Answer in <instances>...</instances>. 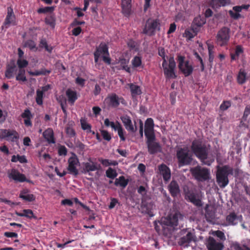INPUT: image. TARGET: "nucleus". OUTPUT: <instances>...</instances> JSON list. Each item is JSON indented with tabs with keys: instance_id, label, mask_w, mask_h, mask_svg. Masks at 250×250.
Wrapping results in <instances>:
<instances>
[{
	"instance_id": "1",
	"label": "nucleus",
	"mask_w": 250,
	"mask_h": 250,
	"mask_svg": "<svg viewBox=\"0 0 250 250\" xmlns=\"http://www.w3.org/2000/svg\"><path fill=\"white\" fill-rule=\"evenodd\" d=\"M191 152L204 164L210 166L213 159H208V148L200 139L193 140L190 146Z\"/></svg>"
},
{
	"instance_id": "2",
	"label": "nucleus",
	"mask_w": 250,
	"mask_h": 250,
	"mask_svg": "<svg viewBox=\"0 0 250 250\" xmlns=\"http://www.w3.org/2000/svg\"><path fill=\"white\" fill-rule=\"evenodd\" d=\"M233 169L228 165H225L217 168L216 182L221 188H224L229 183L228 176L232 174Z\"/></svg>"
},
{
	"instance_id": "3",
	"label": "nucleus",
	"mask_w": 250,
	"mask_h": 250,
	"mask_svg": "<svg viewBox=\"0 0 250 250\" xmlns=\"http://www.w3.org/2000/svg\"><path fill=\"white\" fill-rule=\"evenodd\" d=\"M176 156L179 167L190 165L193 161L192 154L187 147H179L176 150Z\"/></svg>"
},
{
	"instance_id": "4",
	"label": "nucleus",
	"mask_w": 250,
	"mask_h": 250,
	"mask_svg": "<svg viewBox=\"0 0 250 250\" xmlns=\"http://www.w3.org/2000/svg\"><path fill=\"white\" fill-rule=\"evenodd\" d=\"M192 175L199 182H205L210 179V171L207 168L200 166L191 168L190 170Z\"/></svg>"
},
{
	"instance_id": "5",
	"label": "nucleus",
	"mask_w": 250,
	"mask_h": 250,
	"mask_svg": "<svg viewBox=\"0 0 250 250\" xmlns=\"http://www.w3.org/2000/svg\"><path fill=\"white\" fill-rule=\"evenodd\" d=\"M177 62L180 71L185 77H188L192 74L193 71V67L192 64L189 63V61L185 60V56L178 55L177 56Z\"/></svg>"
},
{
	"instance_id": "6",
	"label": "nucleus",
	"mask_w": 250,
	"mask_h": 250,
	"mask_svg": "<svg viewBox=\"0 0 250 250\" xmlns=\"http://www.w3.org/2000/svg\"><path fill=\"white\" fill-rule=\"evenodd\" d=\"M160 30V21L159 19H148L146 23L143 30V33L149 36H152L155 34V31Z\"/></svg>"
},
{
	"instance_id": "7",
	"label": "nucleus",
	"mask_w": 250,
	"mask_h": 250,
	"mask_svg": "<svg viewBox=\"0 0 250 250\" xmlns=\"http://www.w3.org/2000/svg\"><path fill=\"white\" fill-rule=\"evenodd\" d=\"M146 138L147 150L150 154L153 155L162 152V147L161 144L155 141V135L146 137Z\"/></svg>"
},
{
	"instance_id": "8",
	"label": "nucleus",
	"mask_w": 250,
	"mask_h": 250,
	"mask_svg": "<svg viewBox=\"0 0 250 250\" xmlns=\"http://www.w3.org/2000/svg\"><path fill=\"white\" fill-rule=\"evenodd\" d=\"M185 199L197 207L203 206L202 199L199 193L194 189H188L185 192Z\"/></svg>"
},
{
	"instance_id": "9",
	"label": "nucleus",
	"mask_w": 250,
	"mask_h": 250,
	"mask_svg": "<svg viewBox=\"0 0 250 250\" xmlns=\"http://www.w3.org/2000/svg\"><path fill=\"white\" fill-rule=\"evenodd\" d=\"M230 30L227 27H223L217 32L216 36V42L220 46L228 44L229 40Z\"/></svg>"
},
{
	"instance_id": "10",
	"label": "nucleus",
	"mask_w": 250,
	"mask_h": 250,
	"mask_svg": "<svg viewBox=\"0 0 250 250\" xmlns=\"http://www.w3.org/2000/svg\"><path fill=\"white\" fill-rule=\"evenodd\" d=\"M176 62L173 57H170L168 61V64L167 62L162 66L164 70V74L167 79H175L177 76L175 72L176 67Z\"/></svg>"
},
{
	"instance_id": "11",
	"label": "nucleus",
	"mask_w": 250,
	"mask_h": 250,
	"mask_svg": "<svg viewBox=\"0 0 250 250\" xmlns=\"http://www.w3.org/2000/svg\"><path fill=\"white\" fill-rule=\"evenodd\" d=\"M120 103L124 104L125 101L123 97H119L115 93L108 95L104 100V104L108 107L116 108Z\"/></svg>"
},
{
	"instance_id": "12",
	"label": "nucleus",
	"mask_w": 250,
	"mask_h": 250,
	"mask_svg": "<svg viewBox=\"0 0 250 250\" xmlns=\"http://www.w3.org/2000/svg\"><path fill=\"white\" fill-rule=\"evenodd\" d=\"M68 166L67 170L69 173L72 174L75 176L79 174V170L77 168V166L79 164V161L77 156L73 154V156L70 157L68 160Z\"/></svg>"
},
{
	"instance_id": "13",
	"label": "nucleus",
	"mask_w": 250,
	"mask_h": 250,
	"mask_svg": "<svg viewBox=\"0 0 250 250\" xmlns=\"http://www.w3.org/2000/svg\"><path fill=\"white\" fill-rule=\"evenodd\" d=\"M88 161V162H84L83 164L84 173H88L89 175H91L90 174V172L99 170L101 168L100 165L96 162H93L91 158H89Z\"/></svg>"
},
{
	"instance_id": "14",
	"label": "nucleus",
	"mask_w": 250,
	"mask_h": 250,
	"mask_svg": "<svg viewBox=\"0 0 250 250\" xmlns=\"http://www.w3.org/2000/svg\"><path fill=\"white\" fill-rule=\"evenodd\" d=\"M16 24V18L13 9L11 7H8L7 14L4 21L1 26V28L2 30L4 28L7 29L10 25H15Z\"/></svg>"
},
{
	"instance_id": "15",
	"label": "nucleus",
	"mask_w": 250,
	"mask_h": 250,
	"mask_svg": "<svg viewBox=\"0 0 250 250\" xmlns=\"http://www.w3.org/2000/svg\"><path fill=\"white\" fill-rule=\"evenodd\" d=\"M180 216L181 214L179 213L170 214L167 217L165 218L164 220H162L159 223L166 226L176 227L178 224V219Z\"/></svg>"
},
{
	"instance_id": "16",
	"label": "nucleus",
	"mask_w": 250,
	"mask_h": 250,
	"mask_svg": "<svg viewBox=\"0 0 250 250\" xmlns=\"http://www.w3.org/2000/svg\"><path fill=\"white\" fill-rule=\"evenodd\" d=\"M122 122H123L125 129L129 132L131 133H135L137 130V127L136 125V123L134 121V125L132 124L131 118L127 115H124L120 117Z\"/></svg>"
},
{
	"instance_id": "17",
	"label": "nucleus",
	"mask_w": 250,
	"mask_h": 250,
	"mask_svg": "<svg viewBox=\"0 0 250 250\" xmlns=\"http://www.w3.org/2000/svg\"><path fill=\"white\" fill-rule=\"evenodd\" d=\"M206 22V19L204 16L199 15L195 17L191 24V29L193 32L195 34H197L200 30V28L202 27Z\"/></svg>"
},
{
	"instance_id": "18",
	"label": "nucleus",
	"mask_w": 250,
	"mask_h": 250,
	"mask_svg": "<svg viewBox=\"0 0 250 250\" xmlns=\"http://www.w3.org/2000/svg\"><path fill=\"white\" fill-rule=\"evenodd\" d=\"M159 173L162 175L165 183L169 181L171 178V171L170 168L165 164H162L158 166Z\"/></svg>"
},
{
	"instance_id": "19",
	"label": "nucleus",
	"mask_w": 250,
	"mask_h": 250,
	"mask_svg": "<svg viewBox=\"0 0 250 250\" xmlns=\"http://www.w3.org/2000/svg\"><path fill=\"white\" fill-rule=\"evenodd\" d=\"M154 122L152 118H147L145 123V135L146 137L155 135L154 132Z\"/></svg>"
},
{
	"instance_id": "20",
	"label": "nucleus",
	"mask_w": 250,
	"mask_h": 250,
	"mask_svg": "<svg viewBox=\"0 0 250 250\" xmlns=\"http://www.w3.org/2000/svg\"><path fill=\"white\" fill-rule=\"evenodd\" d=\"M9 177L12 178L14 181L19 182H29V181L26 179L25 176L23 174L21 173L16 169H12L11 170L10 173L9 174Z\"/></svg>"
},
{
	"instance_id": "21",
	"label": "nucleus",
	"mask_w": 250,
	"mask_h": 250,
	"mask_svg": "<svg viewBox=\"0 0 250 250\" xmlns=\"http://www.w3.org/2000/svg\"><path fill=\"white\" fill-rule=\"evenodd\" d=\"M195 237L194 234L190 232H188L186 236H184L180 239L178 243L179 245L183 246L184 248L188 247L189 246V243L192 241L194 242L195 241Z\"/></svg>"
},
{
	"instance_id": "22",
	"label": "nucleus",
	"mask_w": 250,
	"mask_h": 250,
	"mask_svg": "<svg viewBox=\"0 0 250 250\" xmlns=\"http://www.w3.org/2000/svg\"><path fill=\"white\" fill-rule=\"evenodd\" d=\"M207 247L208 250H222L224 245L221 243L217 242L213 237H209Z\"/></svg>"
},
{
	"instance_id": "23",
	"label": "nucleus",
	"mask_w": 250,
	"mask_h": 250,
	"mask_svg": "<svg viewBox=\"0 0 250 250\" xmlns=\"http://www.w3.org/2000/svg\"><path fill=\"white\" fill-rule=\"evenodd\" d=\"M131 0H121L122 12L126 17H129L131 14Z\"/></svg>"
},
{
	"instance_id": "24",
	"label": "nucleus",
	"mask_w": 250,
	"mask_h": 250,
	"mask_svg": "<svg viewBox=\"0 0 250 250\" xmlns=\"http://www.w3.org/2000/svg\"><path fill=\"white\" fill-rule=\"evenodd\" d=\"M168 189L173 197H177L180 193V187L178 183L175 180H172L168 186Z\"/></svg>"
},
{
	"instance_id": "25",
	"label": "nucleus",
	"mask_w": 250,
	"mask_h": 250,
	"mask_svg": "<svg viewBox=\"0 0 250 250\" xmlns=\"http://www.w3.org/2000/svg\"><path fill=\"white\" fill-rule=\"evenodd\" d=\"M17 70L16 65L14 62L7 64L5 72V77L8 79L13 78Z\"/></svg>"
},
{
	"instance_id": "26",
	"label": "nucleus",
	"mask_w": 250,
	"mask_h": 250,
	"mask_svg": "<svg viewBox=\"0 0 250 250\" xmlns=\"http://www.w3.org/2000/svg\"><path fill=\"white\" fill-rule=\"evenodd\" d=\"M65 94L67 98L68 103L71 105H73L78 98L77 92L70 88H68L66 90Z\"/></svg>"
},
{
	"instance_id": "27",
	"label": "nucleus",
	"mask_w": 250,
	"mask_h": 250,
	"mask_svg": "<svg viewBox=\"0 0 250 250\" xmlns=\"http://www.w3.org/2000/svg\"><path fill=\"white\" fill-rule=\"evenodd\" d=\"M43 136L47 143L49 144H55V139L53 130L51 128H48L43 132Z\"/></svg>"
},
{
	"instance_id": "28",
	"label": "nucleus",
	"mask_w": 250,
	"mask_h": 250,
	"mask_svg": "<svg viewBox=\"0 0 250 250\" xmlns=\"http://www.w3.org/2000/svg\"><path fill=\"white\" fill-rule=\"evenodd\" d=\"M153 206V204L152 203H148L146 201H142L141 207L143 212L152 216L153 215L152 212Z\"/></svg>"
},
{
	"instance_id": "29",
	"label": "nucleus",
	"mask_w": 250,
	"mask_h": 250,
	"mask_svg": "<svg viewBox=\"0 0 250 250\" xmlns=\"http://www.w3.org/2000/svg\"><path fill=\"white\" fill-rule=\"evenodd\" d=\"M227 226H234L238 223L239 217L235 212H231L226 217Z\"/></svg>"
},
{
	"instance_id": "30",
	"label": "nucleus",
	"mask_w": 250,
	"mask_h": 250,
	"mask_svg": "<svg viewBox=\"0 0 250 250\" xmlns=\"http://www.w3.org/2000/svg\"><path fill=\"white\" fill-rule=\"evenodd\" d=\"M19 197L24 201L32 202L35 200V196L33 194H30L29 190L23 189L21 191Z\"/></svg>"
},
{
	"instance_id": "31",
	"label": "nucleus",
	"mask_w": 250,
	"mask_h": 250,
	"mask_svg": "<svg viewBox=\"0 0 250 250\" xmlns=\"http://www.w3.org/2000/svg\"><path fill=\"white\" fill-rule=\"evenodd\" d=\"M21 117L24 118V123L26 126H31L32 125L31 119L32 115L30 111L28 109L24 110V112L21 114Z\"/></svg>"
},
{
	"instance_id": "32",
	"label": "nucleus",
	"mask_w": 250,
	"mask_h": 250,
	"mask_svg": "<svg viewBox=\"0 0 250 250\" xmlns=\"http://www.w3.org/2000/svg\"><path fill=\"white\" fill-rule=\"evenodd\" d=\"M99 54L100 56L102 54L109 55L108 48L107 45L104 42H101L99 46L96 47V51L94 52Z\"/></svg>"
},
{
	"instance_id": "33",
	"label": "nucleus",
	"mask_w": 250,
	"mask_h": 250,
	"mask_svg": "<svg viewBox=\"0 0 250 250\" xmlns=\"http://www.w3.org/2000/svg\"><path fill=\"white\" fill-rule=\"evenodd\" d=\"M51 72V70H48L44 68H42L40 70H36L35 71H29L28 72L29 74L32 76H38L40 75H47Z\"/></svg>"
},
{
	"instance_id": "34",
	"label": "nucleus",
	"mask_w": 250,
	"mask_h": 250,
	"mask_svg": "<svg viewBox=\"0 0 250 250\" xmlns=\"http://www.w3.org/2000/svg\"><path fill=\"white\" fill-rule=\"evenodd\" d=\"M128 183V180L126 179L124 176H121L118 178H116L114 182V185L116 186H120L123 188H125Z\"/></svg>"
},
{
	"instance_id": "35",
	"label": "nucleus",
	"mask_w": 250,
	"mask_h": 250,
	"mask_svg": "<svg viewBox=\"0 0 250 250\" xmlns=\"http://www.w3.org/2000/svg\"><path fill=\"white\" fill-rule=\"evenodd\" d=\"M247 73L244 70L240 69L237 76V81L239 84H243L246 82Z\"/></svg>"
},
{
	"instance_id": "36",
	"label": "nucleus",
	"mask_w": 250,
	"mask_h": 250,
	"mask_svg": "<svg viewBox=\"0 0 250 250\" xmlns=\"http://www.w3.org/2000/svg\"><path fill=\"white\" fill-rule=\"evenodd\" d=\"M130 89L133 97L139 95L142 93L141 88L138 85L131 83L130 84Z\"/></svg>"
},
{
	"instance_id": "37",
	"label": "nucleus",
	"mask_w": 250,
	"mask_h": 250,
	"mask_svg": "<svg viewBox=\"0 0 250 250\" xmlns=\"http://www.w3.org/2000/svg\"><path fill=\"white\" fill-rule=\"evenodd\" d=\"M99 161L104 167H108L110 166H115L118 165V162L116 161H112L109 159L99 158Z\"/></svg>"
},
{
	"instance_id": "38",
	"label": "nucleus",
	"mask_w": 250,
	"mask_h": 250,
	"mask_svg": "<svg viewBox=\"0 0 250 250\" xmlns=\"http://www.w3.org/2000/svg\"><path fill=\"white\" fill-rule=\"evenodd\" d=\"M208 61L209 62V65L211 67L214 58V46L211 45H208Z\"/></svg>"
},
{
	"instance_id": "39",
	"label": "nucleus",
	"mask_w": 250,
	"mask_h": 250,
	"mask_svg": "<svg viewBox=\"0 0 250 250\" xmlns=\"http://www.w3.org/2000/svg\"><path fill=\"white\" fill-rule=\"evenodd\" d=\"M131 63L133 68H137L141 66L142 68L144 67V66L142 65V59L140 57L135 56L132 59Z\"/></svg>"
},
{
	"instance_id": "40",
	"label": "nucleus",
	"mask_w": 250,
	"mask_h": 250,
	"mask_svg": "<svg viewBox=\"0 0 250 250\" xmlns=\"http://www.w3.org/2000/svg\"><path fill=\"white\" fill-rule=\"evenodd\" d=\"M25 71L24 69H19L18 74L16 77V80L18 81L25 82L27 79L25 75Z\"/></svg>"
},
{
	"instance_id": "41",
	"label": "nucleus",
	"mask_w": 250,
	"mask_h": 250,
	"mask_svg": "<svg viewBox=\"0 0 250 250\" xmlns=\"http://www.w3.org/2000/svg\"><path fill=\"white\" fill-rule=\"evenodd\" d=\"M24 46L29 48L31 50L36 51L38 47L36 46V43L32 40H28L24 43Z\"/></svg>"
},
{
	"instance_id": "42",
	"label": "nucleus",
	"mask_w": 250,
	"mask_h": 250,
	"mask_svg": "<svg viewBox=\"0 0 250 250\" xmlns=\"http://www.w3.org/2000/svg\"><path fill=\"white\" fill-rule=\"evenodd\" d=\"M45 22L51 27L54 28L56 24V19L54 15H50L45 19Z\"/></svg>"
},
{
	"instance_id": "43",
	"label": "nucleus",
	"mask_w": 250,
	"mask_h": 250,
	"mask_svg": "<svg viewBox=\"0 0 250 250\" xmlns=\"http://www.w3.org/2000/svg\"><path fill=\"white\" fill-rule=\"evenodd\" d=\"M43 92L40 89H37L36 91V101L38 104L42 105L43 103L42 98Z\"/></svg>"
},
{
	"instance_id": "44",
	"label": "nucleus",
	"mask_w": 250,
	"mask_h": 250,
	"mask_svg": "<svg viewBox=\"0 0 250 250\" xmlns=\"http://www.w3.org/2000/svg\"><path fill=\"white\" fill-rule=\"evenodd\" d=\"M11 130L6 129H0V139H6L7 137L13 135L11 133Z\"/></svg>"
},
{
	"instance_id": "45",
	"label": "nucleus",
	"mask_w": 250,
	"mask_h": 250,
	"mask_svg": "<svg viewBox=\"0 0 250 250\" xmlns=\"http://www.w3.org/2000/svg\"><path fill=\"white\" fill-rule=\"evenodd\" d=\"M11 133L13 134L11 136L7 137L6 140L8 141H11L12 142H17L18 141L19 136L18 133L15 130H11Z\"/></svg>"
},
{
	"instance_id": "46",
	"label": "nucleus",
	"mask_w": 250,
	"mask_h": 250,
	"mask_svg": "<svg viewBox=\"0 0 250 250\" xmlns=\"http://www.w3.org/2000/svg\"><path fill=\"white\" fill-rule=\"evenodd\" d=\"M55 9L54 6H47L43 8H40L38 9L37 12L39 14L42 13H52L54 11Z\"/></svg>"
},
{
	"instance_id": "47",
	"label": "nucleus",
	"mask_w": 250,
	"mask_h": 250,
	"mask_svg": "<svg viewBox=\"0 0 250 250\" xmlns=\"http://www.w3.org/2000/svg\"><path fill=\"white\" fill-rule=\"evenodd\" d=\"M158 55L162 58L163 62H162V66H164V65L167 62L166 60V56L165 49L163 47H159L158 48Z\"/></svg>"
},
{
	"instance_id": "48",
	"label": "nucleus",
	"mask_w": 250,
	"mask_h": 250,
	"mask_svg": "<svg viewBox=\"0 0 250 250\" xmlns=\"http://www.w3.org/2000/svg\"><path fill=\"white\" fill-rule=\"evenodd\" d=\"M106 176L109 178L113 179L117 176V173L115 170L109 167L106 171Z\"/></svg>"
},
{
	"instance_id": "49",
	"label": "nucleus",
	"mask_w": 250,
	"mask_h": 250,
	"mask_svg": "<svg viewBox=\"0 0 250 250\" xmlns=\"http://www.w3.org/2000/svg\"><path fill=\"white\" fill-rule=\"evenodd\" d=\"M17 65L19 69H23L27 67L28 64V62L24 59H18L17 62Z\"/></svg>"
},
{
	"instance_id": "50",
	"label": "nucleus",
	"mask_w": 250,
	"mask_h": 250,
	"mask_svg": "<svg viewBox=\"0 0 250 250\" xmlns=\"http://www.w3.org/2000/svg\"><path fill=\"white\" fill-rule=\"evenodd\" d=\"M197 34H195L193 32V31L191 28L190 29H187L185 30L184 36L188 40H191Z\"/></svg>"
},
{
	"instance_id": "51",
	"label": "nucleus",
	"mask_w": 250,
	"mask_h": 250,
	"mask_svg": "<svg viewBox=\"0 0 250 250\" xmlns=\"http://www.w3.org/2000/svg\"><path fill=\"white\" fill-rule=\"evenodd\" d=\"M193 55L194 56L195 58L197 59L200 62L201 71L202 72L204 71L205 70V64L202 58L196 51H193Z\"/></svg>"
},
{
	"instance_id": "52",
	"label": "nucleus",
	"mask_w": 250,
	"mask_h": 250,
	"mask_svg": "<svg viewBox=\"0 0 250 250\" xmlns=\"http://www.w3.org/2000/svg\"><path fill=\"white\" fill-rule=\"evenodd\" d=\"M65 132L66 134L70 138L74 137L76 136V132L75 130L70 126H67L66 127Z\"/></svg>"
},
{
	"instance_id": "53",
	"label": "nucleus",
	"mask_w": 250,
	"mask_h": 250,
	"mask_svg": "<svg viewBox=\"0 0 250 250\" xmlns=\"http://www.w3.org/2000/svg\"><path fill=\"white\" fill-rule=\"evenodd\" d=\"M239 13V12H235L234 10H229V15L231 18L235 20H238L242 17L241 15Z\"/></svg>"
},
{
	"instance_id": "54",
	"label": "nucleus",
	"mask_w": 250,
	"mask_h": 250,
	"mask_svg": "<svg viewBox=\"0 0 250 250\" xmlns=\"http://www.w3.org/2000/svg\"><path fill=\"white\" fill-rule=\"evenodd\" d=\"M250 7L249 4H245L241 6H235L233 7V10L235 12H240L243 9H248Z\"/></svg>"
},
{
	"instance_id": "55",
	"label": "nucleus",
	"mask_w": 250,
	"mask_h": 250,
	"mask_svg": "<svg viewBox=\"0 0 250 250\" xmlns=\"http://www.w3.org/2000/svg\"><path fill=\"white\" fill-rule=\"evenodd\" d=\"M101 133L104 139L107 141H109L111 140V137L110 134L107 131L102 130L101 131Z\"/></svg>"
},
{
	"instance_id": "56",
	"label": "nucleus",
	"mask_w": 250,
	"mask_h": 250,
	"mask_svg": "<svg viewBox=\"0 0 250 250\" xmlns=\"http://www.w3.org/2000/svg\"><path fill=\"white\" fill-rule=\"evenodd\" d=\"M67 150L64 146H61L58 149V154L60 156H65L67 154Z\"/></svg>"
},
{
	"instance_id": "57",
	"label": "nucleus",
	"mask_w": 250,
	"mask_h": 250,
	"mask_svg": "<svg viewBox=\"0 0 250 250\" xmlns=\"http://www.w3.org/2000/svg\"><path fill=\"white\" fill-rule=\"evenodd\" d=\"M250 114V105H247L245 108L243 116L242 117L243 120L247 121V118Z\"/></svg>"
},
{
	"instance_id": "58",
	"label": "nucleus",
	"mask_w": 250,
	"mask_h": 250,
	"mask_svg": "<svg viewBox=\"0 0 250 250\" xmlns=\"http://www.w3.org/2000/svg\"><path fill=\"white\" fill-rule=\"evenodd\" d=\"M81 126L82 128L84 130H87L88 133L91 132V126L90 124L86 123V122H82L81 123Z\"/></svg>"
},
{
	"instance_id": "59",
	"label": "nucleus",
	"mask_w": 250,
	"mask_h": 250,
	"mask_svg": "<svg viewBox=\"0 0 250 250\" xmlns=\"http://www.w3.org/2000/svg\"><path fill=\"white\" fill-rule=\"evenodd\" d=\"M23 212H24L25 217L28 218H35V217L34 216V214L32 210L29 209H24L23 210Z\"/></svg>"
},
{
	"instance_id": "60",
	"label": "nucleus",
	"mask_w": 250,
	"mask_h": 250,
	"mask_svg": "<svg viewBox=\"0 0 250 250\" xmlns=\"http://www.w3.org/2000/svg\"><path fill=\"white\" fill-rule=\"evenodd\" d=\"M231 105V104L229 101H224L220 105V108L222 110H226Z\"/></svg>"
},
{
	"instance_id": "61",
	"label": "nucleus",
	"mask_w": 250,
	"mask_h": 250,
	"mask_svg": "<svg viewBox=\"0 0 250 250\" xmlns=\"http://www.w3.org/2000/svg\"><path fill=\"white\" fill-rule=\"evenodd\" d=\"M3 235L7 238H16L18 237V233L14 232H5L3 234Z\"/></svg>"
},
{
	"instance_id": "62",
	"label": "nucleus",
	"mask_w": 250,
	"mask_h": 250,
	"mask_svg": "<svg viewBox=\"0 0 250 250\" xmlns=\"http://www.w3.org/2000/svg\"><path fill=\"white\" fill-rule=\"evenodd\" d=\"M244 52L243 47L240 45H238L235 47V55L239 57V55Z\"/></svg>"
},
{
	"instance_id": "63",
	"label": "nucleus",
	"mask_w": 250,
	"mask_h": 250,
	"mask_svg": "<svg viewBox=\"0 0 250 250\" xmlns=\"http://www.w3.org/2000/svg\"><path fill=\"white\" fill-rule=\"evenodd\" d=\"M118 134L121 141H125V138L124 134V129L122 126L119 127Z\"/></svg>"
},
{
	"instance_id": "64",
	"label": "nucleus",
	"mask_w": 250,
	"mask_h": 250,
	"mask_svg": "<svg viewBox=\"0 0 250 250\" xmlns=\"http://www.w3.org/2000/svg\"><path fill=\"white\" fill-rule=\"evenodd\" d=\"M235 250H250V249L246 246H241L238 244H235L233 246Z\"/></svg>"
}]
</instances>
